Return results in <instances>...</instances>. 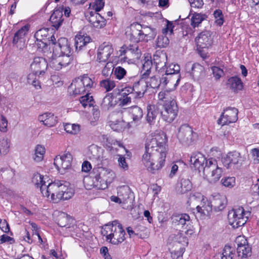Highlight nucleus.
I'll return each instance as SVG.
<instances>
[{
	"mask_svg": "<svg viewBox=\"0 0 259 259\" xmlns=\"http://www.w3.org/2000/svg\"><path fill=\"white\" fill-rule=\"evenodd\" d=\"M148 87L147 82L143 79L136 82L134 84L133 88H132L133 93L136 94L134 97L139 98L142 97L146 92Z\"/></svg>",
	"mask_w": 259,
	"mask_h": 259,
	"instance_id": "4be33fe9",
	"label": "nucleus"
},
{
	"mask_svg": "<svg viewBox=\"0 0 259 259\" xmlns=\"http://www.w3.org/2000/svg\"><path fill=\"white\" fill-rule=\"evenodd\" d=\"M126 74V70L121 66H117L114 69L113 75L118 80H121Z\"/></svg>",
	"mask_w": 259,
	"mask_h": 259,
	"instance_id": "6e6d98bb",
	"label": "nucleus"
},
{
	"mask_svg": "<svg viewBox=\"0 0 259 259\" xmlns=\"http://www.w3.org/2000/svg\"><path fill=\"white\" fill-rule=\"evenodd\" d=\"M251 212L245 211L242 206H236L230 210L228 214L229 224L234 228L244 226L250 215Z\"/></svg>",
	"mask_w": 259,
	"mask_h": 259,
	"instance_id": "0eeeda50",
	"label": "nucleus"
},
{
	"mask_svg": "<svg viewBox=\"0 0 259 259\" xmlns=\"http://www.w3.org/2000/svg\"><path fill=\"white\" fill-rule=\"evenodd\" d=\"M38 120L48 127H53L57 123V117L51 112H46L38 116Z\"/></svg>",
	"mask_w": 259,
	"mask_h": 259,
	"instance_id": "b1692460",
	"label": "nucleus"
},
{
	"mask_svg": "<svg viewBox=\"0 0 259 259\" xmlns=\"http://www.w3.org/2000/svg\"><path fill=\"white\" fill-rule=\"evenodd\" d=\"M129 112L132 115L133 121H135L140 120L143 115L142 109L137 106L131 107Z\"/></svg>",
	"mask_w": 259,
	"mask_h": 259,
	"instance_id": "79ce46f5",
	"label": "nucleus"
},
{
	"mask_svg": "<svg viewBox=\"0 0 259 259\" xmlns=\"http://www.w3.org/2000/svg\"><path fill=\"white\" fill-rule=\"evenodd\" d=\"M130 39L134 42L141 40L148 41L154 38L157 34L156 30L151 27L134 23L130 26Z\"/></svg>",
	"mask_w": 259,
	"mask_h": 259,
	"instance_id": "39448f33",
	"label": "nucleus"
},
{
	"mask_svg": "<svg viewBox=\"0 0 259 259\" xmlns=\"http://www.w3.org/2000/svg\"><path fill=\"white\" fill-rule=\"evenodd\" d=\"M115 177V173L111 169L98 166L93 168L90 174V177L85 178L83 182L84 184H88L92 179L93 183L88 186L87 189H91L93 187L98 189L104 190L107 188L108 184H110Z\"/></svg>",
	"mask_w": 259,
	"mask_h": 259,
	"instance_id": "f03ea898",
	"label": "nucleus"
},
{
	"mask_svg": "<svg viewBox=\"0 0 259 259\" xmlns=\"http://www.w3.org/2000/svg\"><path fill=\"white\" fill-rule=\"evenodd\" d=\"M172 223L176 226L184 227L185 229L190 224V217L186 213L174 215L171 217Z\"/></svg>",
	"mask_w": 259,
	"mask_h": 259,
	"instance_id": "bb28decb",
	"label": "nucleus"
},
{
	"mask_svg": "<svg viewBox=\"0 0 259 259\" xmlns=\"http://www.w3.org/2000/svg\"><path fill=\"white\" fill-rule=\"evenodd\" d=\"M103 234L107 241L114 245L119 244L125 239V232L122 226L116 220L105 226Z\"/></svg>",
	"mask_w": 259,
	"mask_h": 259,
	"instance_id": "423d86ee",
	"label": "nucleus"
},
{
	"mask_svg": "<svg viewBox=\"0 0 259 259\" xmlns=\"http://www.w3.org/2000/svg\"><path fill=\"white\" fill-rule=\"evenodd\" d=\"M211 203L215 210L221 211L225 207L227 200L225 195L218 194L213 196Z\"/></svg>",
	"mask_w": 259,
	"mask_h": 259,
	"instance_id": "5701e85b",
	"label": "nucleus"
},
{
	"mask_svg": "<svg viewBox=\"0 0 259 259\" xmlns=\"http://www.w3.org/2000/svg\"><path fill=\"white\" fill-rule=\"evenodd\" d=\"M57 222L61 227H67L72 222L73 219L65 212H60L57 217Z\"/></svg>",
	"mask_w": 259,
	"mask_h": 259,
	"instance_id": "4c0bfd02",
	"label": "nucleus"
},
{
	"mask_svg": "<svg viewBox=\"0 0 259 259\" xmlns=\"http://www.w3.org/2000/svg\"><path fill=\"white\" fill-rule=\"evenodd\" d=\"M100 85L104 88L106 92H109L112 90L116 86L115 82L110 78L103 79L100 82Z\"/></svg>",
	"mask_w": 259,
	"mask_h": 259,
	"instance_id": "de8ad7c7",
	"label": "nucleus"
},
{
	"mask_svg": "<svg viewBox=\"0 0 259 259\" xmlns=\"http://www.w3.org/2000/svg\"><path fill=\"white\" fill-rule=\"evenodd\" d=\"M64 130L68 133L75 135L80 131V125L77 124L66 123Z\"/></svg>",
	"mask_w": 259,
	"mask_h": 259,
	"instance_id": "603ef678",
	"label": "nucleus"
},
{
	"mask_svg": "<svg viewBox=\"0 0 259 259\" xmlns=\"http://www.w3.org/2000/svg\"><path fill=\"white\" fill-rule=\"evenodd\" d=\"M49 29L48 28H41L36 32L34 34L36 40H47L49 37Z\"/></svg>",
	"mask_w": 259,
	"mask_h": 259,
	"instance_id": "3c124183",
	"label": "nucleus"
},
{
	"mask_svg": "<svg viewBox=\"0 0 259 259\" xmlns=\"http://www.w3.org/2000/svg\"><path fill=\"white\" fill-rule=\"evenodd\" d=\"M207 16L201 13H194L191 18V24L193 27H198L199 25L205 19Z\"/></svg>",
	"mask_w": 259,
	"mask_h": 259,
	"instance_id": "a18cd8bd",
	"label": "nucleus"
},
{
	"mask_svg": "<svg viewBox=\"0 0 259 259\" xmlns=\"http://www.w3.org/2000/svg\"><path fill=\"white\" fill-rule=\"evenodd\" d=\"M44 188L46 190L42 192V195L47 198L50 197L51 200L54 203L68 200L74 193V190L70 187L69 183L63 181H55L50 183L47 187Z\"/></svg>",
	"mask_w": 259,
	"mask_h": 259,
	"instance_id": "f257e3e1",
	"label": "nucleus"
},
{
	"mask_svg": "<svg viewBox=\"0 0 259 259\" xmlns=\"http://www.w3.org/2000/svg\"><path fill=\"white\" fill-rule=\"evenodd\" d=\"M168 151L167 138L162 131H156L151 133L145 143V152Z\"/></svg>",
	"mask_w": 259,
	"mask_h": 259,
	"instance_id": "20e7f679",
	"label": "nucleus"
},
{
	"mask_svg": "<svg viewBox=\"0 0 259 259\" xmlns=\"http://www.w3.org/2000/svg\"><path fill=\"white\" fill-rule=\"evenodd\" d=\"M77 79L79 80V83L78 86L83 85L89 91H90L94 87V83L93 81L87 75H83Z\"/></svg>",
	"mask_w": 259,
	"mask_h": 259,
	"instance_id": "ea45409f",
	"label": "nucleus"
},
{
	"mask_svg": "<svg viewBox=\"0 0 259 259\" xmlns=\"http://www.w3.org/2000/svg\"><path fill=\"white\" fill-rule=\"evenodd\" d=\"M238 109L235 107H228L224 110L220 118L218 119L219 124L222 125L236 122L238 119Z\"/></svg>",
	"mask_w": 259,
	"mask_h": 259,
	"instance_id": "f8f14e48",
	"label": "nucleus"
},
{
	"mask_svg": "<svg viewBox=\"0 0 259 259\" xmlns=\"http://www.w3.org/2000/svg\"><path fill=\"white\" fill-rule=\"evenodd\" d=\"M63 16L62 9H58L54 11L50 18V21L54 27L58 29L61 26L63 21Z\"/></svg>",
	"mask_w": 259,
	"mask_h": 259,
	"instance_id": "c756f323",
	"label": "nucleus"
},
{
	"mask_svg": "<svg viewBox=\"0 0 259 259\" xmlns=\"http://www.w3.org/2000/svg\"><path fill=\"white\" fill-rule=\"evenodd\" d=\"M213 15L216 19V23L220 26L222 25L224 22L223 16L222 11L221 10H215L213 13Z\"/></svg>",
	"mask_w": 259,
	"mask_h": 259,
	"instance_id": "0e129e2a",
	"label": "nucleus"
},
{
	"mask_svg": "<svg viewBox=\"0 0 259 259\" xmlns=\"http://www.w3.org/2000/svg\"><path fill=\"white\" fill-rule=\"evenodd\" d=\"M195 135L189 125L183 124L180 126L177 137L181 143L188 145L193 142Z\"/></svg>",
	"mask_w": 259,
	"mask_h": 259,
	"instance_id": "9b49d317",
	"label": "nucleus"
},
{
	"mask_svg": "<svg viewBox=\"0 0 259 259\" xmlns=\"http://www.w3.org/2000/svg\"><path fill=\"white\" fill-rule=\"evenodd\" d=\"M56 50L60 51L63 54H69L71 53V48L68 39L65 37L58 39Z\"/></svg>",
	"mask_w": 259,
	"mask_h": 259,
	"instance_id": "473e14b6",
	"label": "nucleus"
},
{
	"mask_svg": "<svg viewBox=\"0 0 259 259\" xmlns=\"http://www.w3.org/2000/svg\"><path fill=\"white\" fill-rule=\"evenodd\" d=\"M237 244V252L241 258L250 256L251 254V248L248 244L247 239L244 236H239L235 240Z\"/></svg>",
	"mask_w": 259,
	"mask_h": 259,
	"instance_id": "ddd939ff",
	"label": "nucleus"
},
{
	"mask_svg": "<svg viewBox=\"0 0 259 259\" xmlns=\"http://www.w3.org/2000/svg\"><path fill=\"white\" fill-rule=\"evenodd\" d=\"M197 46L199 48H207L212 43V37L209 31H204L200 33L195 38Z\"/></svg>",
	"mask_w": 259,
	"mask_h": 259,
	"instance_id": "a211bd4d",
	"label": "nucleus"
},
{
	"mask_svg": "<svg viewBox=\"0 0 259 259\" xmlns=\"http://www.w3.org/2000/svg\"><path fill=\"white\" fill-rule=\"evenodd\" d=\"M223 173V168L218 165L217 161L213 158L208 159L203 172L204 178L209 183H214L220 180Z\"/></svg>",
	"mask_w": 259,
	"mask_h": 259,
	"instance_id": "6e6552de",
	"label": "nucleus"
},
{
	"mask_svg": "<svg viewBox=\"0 0 259 259\" xmlns=\"http://www.w3.org/2000/svg\"><path fill=\"white\" fill-rule=\"evenodd\" d=\"M118 94L120 96L118 99L119 105L120 106L127 105L131 103L132 95H134L132 87H127L118 91Z\"/></svg>",
	"mask_w": 259,
	"mask_h": 259,
	"instance_id": "412c9836",
	"label": "nucleus"
},
{
	"mask_svg": "<svg viewBox=\"0 0 259 259\" xmlns=\"http://www.w3.org/2000/svg\"><path fill=\"white\" fill-rule=\"evenodd\" d=\"M192 185L189 179H182L178 191L181 194H184L191 189Z\"/></svg>",
	"mask_w": 259,
	"mask_h": 259,
	"instance_id": "a19ab883",
	"label": "nucleus"
},
{
	"mask_svg": "<svg viewBox=\"0 0 259 259\" xmlns=\"http://www.w3.org/2000/svg\"><path fill=\"white\" fill-rule=\"evenodd\" d=\"M244 159L239 152L233 151L228 153L224 159L223 163L229 168L231 164H241L244 161Z\"/></svg>",
	"mask_w": 259,
	"mask_h": 259,
	"instance_id": "aec40b11",
	"label": "nucleus"
},
{
	"mask_svg": "<svg viewBox=\"0 0 259 259\" xmlns=\"http://www.w3.org/2000/svg\"><path fill=\"white\" fill-rule=\"evenodd\" d=\"M222 185L229 188H233L236 184V179L234 177H225L222 179Z\"/></svg>",
	"mask_w": 259,
	"mask_h": 259,
	"instance_id": "4d7b16f0",
	"label": "nucleus"
},
{
	"mask_svg": "<svg viewBox=\"0 0 259 259\" xmlns=\"http://www.w3.org/2000/svg\"><path fill=\"white\" fill-rule=\"evenodd\" d=\"M212 205L211 201H208L206 198H202L200 205L196 206V209L198 212L204 216L209 215V212L212 210Z\"/></svg>",
	"mask_w": 259,
	"mask_h": 259,
	"instance_id": "2f4dec72",
	"label": "nucleus"
},
{
	"mask_svg": "<svg viewBox=\"0 0 259 259\" xmlns=\"http://www.w3.org/2000/svg\"><path fill=\"white\" fill-rule=\"evenodd\" d=\"M89 93H86L85 96H82L80 98L79 101L84 108L87 106L89 107L93 106L95 103L92 96H90Z\"/></svg>",
	"mask_w": 259,
	"mask_h": 259,
	"instance_id": "8fccbe9b",
	"label": "nucleus"
},
{
	"mask_svg": "<svg viewBox=\"0 0 259 259\" xmlns=\"http://www.w3.org/2000/svg\"><path fill=\"white\" fill-rule=\"evenodd\" d=\"M116 104V101L112 94H108L103 99L101 106L103 109L107 110L114 107Z\"/></svg>",
	"mask_w": 259,
	"mask_h": 259,
	"instance_id": "f704fd0d",
	"label": "nucleus"
},
{
	"mask_svg": "<svg viewBox=\"0 0 259 259\" xmlns=\"http://www.w3.org/2000/svg\"><path fill=\"white\" fill-rule=\"evenodd\" d=\"M167 151L145 152L142 163L148 171L155 174L164 165Z\"/></svg>",
	"mask_w": 259,
	"mask_h": 259,
	"instance_id": "7ed1b4c3",
	"label": "nucleus"
},
{
	"mask_svg": "<svg viewBox=\"0 0 259 259\" xmlns=\"http://www.w3.org/2000/svg\"><path fill=\"white\" fill-rule=\"evenodd\" d=\"M211 70L213 77L216 80H219L224 75V71L223 69L217 66H212Z\"/></svg>",
	"mask_w": 259,
	"mask_h": 259,
	"instance_id": "69168bd1",
	"label": "nucleus"
},
{
	"mask_svg": "<svg viewBox=\"0 0 259 259\" xmlns=\"http://www.w3.org/2000/svg\"><path fill=\"white\" fill-rule=\"evenodd\" d=\"M169 42L168 38L165 35H162L158 37L156 45L158 48H165L168 45Z\"/></svg>",
	"mask_w": 259,
	"mask_h": 259,
	"instance_id": "bf43d9fd",
	"label": "nucleus"
},
{
	"mask_svg": "<svg viewBox=\"0 0 259 259\" xmlns=\"http://www.w3.org/2000/svg\"><path fill=\"white\" fill-rule=\"evenodd\" d=\"M158 103L162 105L165 103H169L172 101H175V96L172 94L171 91L163 90L158 94Z\"/></svg>",
	"mask_w": 259,
	"mask_h": 259,
	"instance_id": "7c9ffc66",
	"label": "nucleus"
},
{
	"mask_svg": "<svg viewBox=\"0 0 259 259\" xmlns=\"http://www.w3.org/2000/svg\"><path fill=\"white\" fill-rule=\"evenodd\" d=\"M29 30V27L27 25L23 26L14 35L13 42L14 44L18 42V40L23 38L27 33Z\"/></svg>",
	"mask_w": 259,
	"mask_h": 259,
	"instance_id": "09e8293b",
	"label": "nucleus"
},
{
	"mask_svg": "<svg viewBox=\"0 0 259 259\" xmlns=\"http://www.w3.org/2000/svg\"><path fill=\"white\" fill-rule=\"evenodd\" d=\"M91 25L95 28L101 29L106 24V20L98 13L90 12L86 16Z\"/></svg>",
	"mask_w": 259,
	"mask_h": 259,
	"instance_id": "6ab92c4d",
	"label": "nucleus"
},
{
	"mask_svg": "<svg viewBox=\"0 0 259 259\" xmlns=\"http://www.w3.org/2000/svg\"><path fill=\"white\" fill-rule=\"evenodd\" d=\"M9 149V144L7 139L3 138L0 140V153L5 155L8 151Z\"/></svg>",
	"mask_w": 259,
	"mask_h": 259,
	"instance_id": "680f3d73",
	"label": "nucleus"
},
{
	"mask_svg": "<svg viewBox=\"0 0 259 259\" xmlns=\"http://www.w3.org/2000/svg\"><path fill=\"white\" fill-rule=\"evenodd\" d=\"M113 52L112 45L109 42H104L98 49L97 60L100 63H106Z\"/></svg>",
	"mask_w": 259,
	"mask_h": 259,
	"instance_id": "4468645a",
	"label": "nucleus"
},
{
	"mask_svg": "<svg viewBox=\"0 0 259 259\" xmlns=\"http://www.w3.org/2000/svg\"><path fill=\"white\" fill-rule=\"evenodd\" d=\"M174 26L171 22L166 20V24L162 29V32L163 35H166L168 32L171 34L173 32Z\"/></svg>",
	"mask_w": 259,
	"mask_h": 259,
	"instance_id": "774afa93",
	"label": "nucleus"
},
{
	"mask_svg": "<svg viewBox=\"0 0 259 259\" xmlns=\"http://www.w3.org/2000/svg\"><path fill=\"white\" fill-rule=\"evenodd\" d=\"M61 61L63 67H65L70 64L72 61V58L69 54H64V55L59 56Z\"/></svg>",
	"mask_w": 259,
	"mask_h": 259,
	"instance_id": "338daca9",
	"label": "nucleus"
},
{
	"mask_svg": "<svg viewBox=\"0 0 259 259\" xmlns=\"http://www.w3.org/2000/svg\"><path fill=\"white\" fill-rule=\"evenodd\" d=\"M146 81L147 82L148 86L153 89L157 88L160 85V78L156 76L150 77L149 80Z\"/></svg>",
	"mask_w": 259,
	"mask_h": 259,
	"instance_id": "e2e57ef3",
	"label": "nucleus"
},
{
	"mask_svg": "<svg viewBox=\"0 0 259 259\" xmlns=\"http://www.w3.org/2000/svg\"><path fill=\"white\" fill-rule=\"evenodd\" d=\"M152 66V60L149 59L145 58L143 61V71H144L143 75H148L151 71Z\"/></svg>",
	"mask_w": 259,
	"mask_h": 259,
	"instance_id": "13d9d810",
	"label": "nucleus"
},
{
	"mask_svg": "<svg viewBox=\"0 0 259 259\" xmlns=\"http://www.w3.org/2000/svg\"><path fill=\"white\" fill-rule=\"evenodd\" d=\"M79 83V80L78 79L76 80L73 83H71L70 89L72 90V95L76 96L89 92L84 85L78 86Z\"/></svg>",
	"mask_w": 259,
	"mask_h": 259,
	"instance_id": "e433bc0d",
	"label": "nucleus"
},
{
	"mask_svg": "<svg viewBox=\"0 0 259 259\" xmlns=\"http://www.w3.org/2000/svg\"><path fill=\"white\" fill-rule=\"evenodd\" d=\"M147 121L152 124L159 114L158 108L155 105H148L147 107Z\"/></svg>",
	"mask_w": 259,
	"mask_h": 259,
	"instance_id": "72a5a7b5",
	"label": "nucleus"
},
{
	"mask_svg": "<svg viewBox=\"0 0 259 259\" xmlns=\"http://www.w3.org/2000/svg\"><path fill=\"white\" fill-rule=\"evenodd\" d=\"M208 161V159H206L202 154L197 152L193 153L191 155L190 162L191 166L198 170L199 172L201 171L203 172L205 165Z\"/></svg>",
	"mask_w": 259,
	"mask_h": 259,
	"instance_id": "dca6fc26",
	"label": "nucleus"
},
{
	"mask_svg": "<svg viewBox=\"0 0 259 259\" xmlns=\"http://www.w3.org/2000/svg\"><path fill=\"white\" fill-rule=\"evenodd\" d=\"M50 65L56 70H60L63 68L59 56L53 58L50 62Z\"/></svg>",
	"mask_w": 259,
	"mask_h": 259,
	"instance_id": "052dcab7",
	"label": "nucleus"
},
{
	"mask_svg": "<svg viewBox=\"0 0 259 259\" xmlns=\"http://www.w3.org/2000/svg\"><path fill=\"white\" fill-rule=\"evenodd\" d=\"M117 195L120 197L122 205H131L134 201V194L127 186H122L118 188Z\"/></svg>",
	"mask_w": 259,
	"mask_h": 259,
	"instance_id": "f3484780",
	"label": "nucleus"
},
{
	"mask_svg": "<svg viewBox=\"0 0 259 259\" xmlns=\"http://www.w3.org/2000/svg\"><path fill=\"white\" fill-rule=\"evenodd\" d=\"M235 249L229 245H225L221 259H233L235 256Z\"/></svg>",
	"mask_w": 259,
	"mask_h": 259,
	"instance_id": "49530a36",
	"label": "nucleus"
},
{
	"mask_svg": "<svg viewBox=\"0 0 259 259\" xmlns=\"http://www.w3.org/2000/svg\"><path fill=\"white\" fill-rule=\"evenodd\" d=\"M161 116L163 120L167 122H171L176 117L178 112V107L176 101L165 103L163 105Z\"/></svg>",
	"mask_w": 259,
	"mask_h": 259,
	"instance_id": "9d476101",
	"label": "nucleus"
},
{
	"mask_svg": "<svg viewBox=\"0 0 259 259\" xmlns=\"http://www.w3.org/2000/svg\"><path fill=\"white\" fill-rule=\"evenodd\" d=\"M204 68L198 63H195L191 68V74L195 78L198 79L203 74Z\"/></svg>",
	"mask_w": 259,
	"mask_h": 259,
	"instance_id": "37998d69",
	"label": "nucleus"
},
{
	"mask_svg": "<svg viewBox=\"0 0 259 259\" xmlns=\"http://www.w3.org/2000/svg\"><path fill=\"white\" fill-rule=\"evenodd\" d=\"M153 61L156 69L159 71H164L167 61V55L165 53L159 52L153 56Z\"/></svg>",
	"mask_w": 259,
	"mask_h": 259,
	"instance_id": "393cba45",
	"label": "nucleus"
},
{
	"mask_svg": "<svg viewBox=\"0 0 259 259\" xmlns=\"http://www.w3.org/2000/svg\"><path fill=\"white\" fill-rule=\"evenodd\" d=\"M31 72L38 75H43L48 68V63L45 59L42 57H35L30 64Z\"/></svg>",
	"mask_w": 259,
	"mask_h": 259,
	"instance_id": "2eb2a0df",
	"label": "nucleus"
},
{
	"mask_svg": "<svg viewBox=\"0 0 259 259\" xmlns=\"http://www.w3.org/2000/svg\"><path fill=\"white\" fill-rule=\"evenodd\" d=\"M114 65L111 62H106L105 66L102 71V74L105 77H108L114 72Z\"/></svg>",
	"mask_w": 259,
	"mask_h": 259,
	"instance_id": "5fc2aeb1",
	"label": "nucleus"
},
{
	"mask_svg": "<svg viewBox=\"0 0 259 259\" xmlns=\"http://www.w3.org/2000/svg\"><path fill=\"white\" fill-rule=\"evenodd\" d=\"M32 182L37 188H39V190L42 194V192H45V190H46L42 187H47L44 176L38 173L34 174L32 178Z\"/></svg>",
	"mask_w": 259,
	"mask_h": 259,
	"instance_id": "c9c22d12",
	"label": "nucleus"
},
{
	"mask_svg": "<svg viewBox=\"0 0 259 259\" xmlns=\"http://www.w3.org/2000/svg\"><path fill=\"white\" fill-rule=\"evenodd\" d=\"M121 112H114L112 113L110 116L111 124L110 126L111 128L114 131H116L118 130V127L119 126V124H120V121H118L117 123H114L113 121H123L121 119Z\"/></svg>",
	"mask_w": 259,
	"mask_h": 259,
	"instance_id": "c03bdc74",
	"label": "nucleus"
},
{
	"mask_svg": "<svg viewBox=\"0 0 259 259\" xmlns=\"http://www.w3.org/2000/svg\"><path fill=\"white\" fill-rule=\"evenodd\" d=\"M119 56L127 54L130 56L131 54L135 55L138 57L141 54V51L139 49L137 44L130 45L129 46L123 45L119 50Z\"/></svg>",
	"mask_w": 259,
	"mask_h": 259,
	"instance_id": "cd10ccee",
	"label": "nucleus"
},
{
	"mask_svg": "<svg viewBox=\"0 0 259 259\" xmlns=\"http://www.w3.org/2000/svg\"><path fill=\"white\" fill-rule=\"evenodd\" d=\"M227 87L234 93H238L243 88V83L239 77L237 76L229 78L227 82Z\"/></svg>",
	"mask_w": 259,
	"mask_h": 259,
	"instance_id": "a878e982",
	"label": "nucleus"
},
{
	"mask_svg": "<svg viewBox=\"0 0 259 259\" xmlns=\"http://www.w3.org/2000/svg\"><path fill=\"white\" fill-rule=\"evenodd\" d=\"M72 156L69 152H65L62 155H58L54 158V164L58 171L61 174L71 166Z\"/></svg>",
	"mask_w": 259,
	"mask_h": 259,
	"instance_id": "1a4fd4ad",
	"label": "nucleus"
},
{
	"mask_svg": "<svg viewBox=\"0 0 259 259\" xmlns=\"http://www.w3.org/2000/svg\"><path fill=\"white\" fill-rule=\"evenodd\" d=\"M180 67L178 64H171L166 67L165 75L171 76L172 74L179 73Z\"/></svg>",
	"mask_w": 259,
	"mask_h": 259,
	"instance_id": "864d4df0",
	"label": "nucleus"
},
{
	"mask_svg": "<svg viewBox=\"0 0 259 259\" xmlns=\"http://www.w3.org/2000/svg\"><path fill=\"white\" fill-rule=\"evenodd\" d=\"M75 46L76 51L83 49L86 46L91 42V37L87 35L77 34L74 38Z\"/></svg>",
	"mask_w": 259,
	"mask_h": 259,
	"instance_id": "c85d7f7f",
	"label": "nucleus"
},
{
	"mask_svg": "<svg viewBox=\"0 0 259 259\" xmlns=\"http://www.w3.org/2000/svg\"><path fill=\"white\" fill-rule=\"evenodd\" d=\"M45 152V148L41 145H37L34 149V153L32 156L33 159L36 162L41 161L44 159Z\"/></svg>",
	"mask_w": 259,
	"mask_h": 259,
	"instance_id": "58836bf2",
	"label": "nucleus"
}]
</instances>
